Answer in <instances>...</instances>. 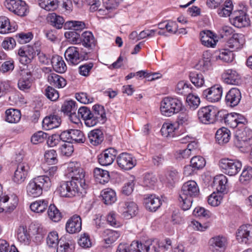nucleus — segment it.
<instances>
[{
    "mask_svg": "<svg viewBox=\"0 0 252 252\" xmlns=\"http://www.w3.org/2000/svg\"><path fill=\"white\" fill-rule=\"evenodd\" d=\"M233 5L231 0H226L222 3L218 9V14L220 17L229 16L233 10Z\"/></svg>",
    "mask_w": 252,
    "mask_h": 252,
    "instance_id": "35",
    "label": "nucleus"
},
{
    "mask_svg": "<svg viewBox=\"0 0 252 252\" xmlns=\"http://www.w3.org/2000/svg\"><path fill=\"white\" fill-rule=\"evenodd\" d=\"M231 133L227 128L222 127L219 129L216 133V139L220 145H223L228 142Z\"/></svg>",
    "mask_w": 252,
    "mask_h": 252,
    "instance_id": "31",
    "label": "nucleus"
},
{
    "mask_svg": "<svg viewBox=\"0 0 252 252\" xmlns=\"http://www.w3.org/2000/svg\"><path fill=\"white\" fill-rule=\"evenodd\" d=\"M227 179L223 174H220L214 177V184L218 192L220 193L226 192Z\"/></svg>",
    "mask_w": 252,
    "mask_h": 252,
    "instance_id": "32",
    "label": "nucleus"
},
{
    "mask_svg": "<svg viewBox=\"0 0 252 252\" xmlns=\"http://www.w3.org/2000/svg\"><path fill=\"white\" fill-rule=\"evenodd\" d=\"M51 63L53 69L55 71L59 73H64L67 68L65 62L63 58L60 56L56 55L52 57Z\"/></svg>",
    "mask_w": 252,
    "mask_h": 252,
    "instance_id": "33",
    "label": "nucleus"
},
{
    "mask_svg": "<svg viewBox=\"0 0 252 252\" xmlns=\"http://www.w3.org/2000/svg\"><path fill=\"white\" fill-rule=\"evenodd\" d=\"M66 230L70 234L80 232L82 229V220L80 217L74 215L67 221L65 226Z\"/></svg>",
    "mask_w": 252,
    "mask_h": 252,
    "instance_id": "20",
    "label": "nucleus"
},
{
    "mask_svg": "<svg viewBox=\"0 0 252 252\" xmlns=\"http://www.w3.org/2000/svg\"><path fill=\"white\" fill-rule=\"evenodd\" d=\"M17 239L22 243L29 244L30 241V235L28 232L27 227L24 225H20L17 231Z\"/></svg>",
    "mask_w": 252,
    "mask_h": 252,
    "instance_id": "40",
    "label": "nucleus"
},
{
    "mask_svg": "<svg viewBox=\"0 0 252 252\" xmlns=\"http://www.w3.org/2000/svg\"><path fill=\"white\" fill-rule=\"evenodd\" d=\"M119 166L122 169L128 170L136 165V160L132 155L126 153L121 154L117 158Z\"/></svg>",
    "mask_w": 252,
    "mask_h": 252,
    "instance_id": "16",
    "label": "nucleus"
},
{
    "mask_svg": "<svg viewBox=\"0 0 252 252\" xmlns=\"http://www.w3.org/2000/svg\"><path fill=\"white\" fill-rule=\"evenodd\" d=\"M62 136V132L60 135L55 134L49 136L47 140V145L51 147L56 146L61 140L63 141Z\"/></svg>",
    "mask_w": 252,
    "mask_h": 252,
    "instance_id": "62",
    "label": "nucleus"
},
{
    "mask_svg": "<svg viewBox=\"0 0 252 252\" xmlns=\"http://www.w3.org/2000/svg\"><path fill=\"white\" fill-rule=\"evenodd\" d=\"M48 134L42 131H39L35 133L32 136L31 141L33 144H37L42 142L45 139L47 138Z\"/></svg>",
    "mask_w": 252,
    "mask_h": 252,
    "instance_id": "61",
    "label": "nucleus"
},
{
    "mask_svg": "<svg viewBox=\"0 0 252 252\" xmlns=\"http://www.w3.org/2000/svg\"><path fill=\"white\" fill-rule=\"evenodd\" d=\"M76 99L82 103L88 104L94 101V98L86 93L81 92L75 94Z\"/></svg>",
    "mask_w": 252,
    "mask_h": 252,
    "instance_id": "64",
    "label": "nucleus"
},
{
    "mask_svg": "<svg viewBox=\"0 0 252 252\" xmlns=\"http://www.w3.org/2000/svg\"><path fill=\"white\" fill-rule=\"evenodd\" d=\"M18 202V199L15 195H12L11 197L4 196L0 199V206H2V203L3 210L11 212L15 209Z\"/></svg>",
    "mask_w": 252,
    "mask_h": 252,
    "instance_id": "24",
    "label": "nucleus"
},
{
    "mask_svg": "<svg viewBox=\"0 0 252 252\" xmlns=\"http://www.w3.org/2000/svg\"><path fill=\"white\" fill-rule=\"evenodd\" d=\"M51 181L47 176H39L31 180L27 186L28 194L32 197L39 196L43 190H47L51 187Z\"/></svg>",
    "mask_w": 252,
    "mask_h": 252,
    "instance_id": "2",
    "label": "nucleus"
},
{
    "mask_svg": "<svg viewBox=\"0 0 252 252\" xmlns=\"http://www.w3.org/2000/svg\"><path fill=\"white\" fill-rule=\"evenodd\" d=\"M78 184L73 180L62 181L57 189V191L62 197H72L78 192Z\"/></svg>",
    "mask_w": 252,
    "mask_h": 252,
    "instance_id": "7",
    "label": "nucleus"
},
{
    "mask_svg": "<svg viewBox=\"0 0 252 252\" xmlns=\"http://www.w3.org/2000/svg\"><path fill=\"white\" fill-rule=\"evenodd\" d=\"M67 173L68 176L72 179L71 180L77 182L83 189L86 188L85 179V173L79 162H70L68 164Z\"/></svg>",
    "mask_w": 252,
    "mask_h": 252,
    "instance_id": "4",
    "label": "nucleus"
},
{
    "mask_svg": "<svg viewBox=\"0 0 252 252\" xmlns=\"http://www.w3.org/2000/svg\"><path fill=\"white\" fill-rule=\"evenodd\" d=\"M38 3L46 11H54L59 6L58 0H38Z\"/></svg>",
    "mask_w": 252,
    "mask_h": 252,
    "instance_id": "44",
    "label": "nucleus"
},
{
    "mask_svg": "<svg viewBox=\"0 0 252 252\" xmlns=\"http://www.w3.org/2000/svg\"><path fill=\"white\" fill-rule=\"evenodd\" d=\"M56 151L54 150L46 151L44 154L46 162L49 164H54L57 163Z\"/></svg>",
    "mask_w": 252,
    "mask_h": 252,
    "instance_id": "58",
    "label": "nucleus"
},
{
    "mask_svg": "<svg viewBox=\"0 0 252 252\" xmlns=\"http://www.w3.org/2000/svg\"><path fill=\"white\" fill-rule=\"evenodd\" d=\"M199 194V187L197 183L192 180L185 183L179 194V201L183 210H188L191 206L193 198Z\"/></svg>",
    "mask_w": 252,
    "mask_h": 252,
    "instance_id": "1",
    "label": "nucleus"
},
{
    "mask_svg": "<svg viewBox=\"0 0 252 252\" xmlns=\"http://www.w3.org/2000/svg\"><path fill=\"white\" fill-rule=\"evenodd\" d=\"M4 4L9 11L20 16H24L27 9L26 2L22 0H9Z\"/></svg>",
    "mask_w": 252,
    "mask_h": 252,
    "instance_id": "11",
    "label": "nucleus"
},
{
    "mask_svg": "<svg viewBox=\"0 0 252 252\" xmlns=\"http://www.w3.org/2000/svg\"><path fill=\"white\" fill-rule=\"evenodd\" d=\"M245 43V38L242 33H234L228 39L225 44V47L232 51L241 49Z\"/></svg>",
    "mask_w": 252,
    "mask_h": 252,
    "instance_id": "13",
    "label": "nucleus"
},
{
    "mask_svg": "<svg viewBox=\"0 0 252 252\" xmlns=\"http://www.w3.org/2000/svg\"><path fill=\"white\" fill-rule=\"evenodd\" d=\"M47 213L49 217L55 222L59 221L62 217L61 213L54 205L49 206Z\"/></svg>",
    "mask_w": 252,
    "mask_h": 252,
    "instance_id": "53",
    "label": "nucleus"
},
{
    "mask_svg": "<svg viewBox=\"0 0 252 252\" xmlns=\"http://www.w3.org/2000/svg\"><path fill=\"white\" fill-rule=\"evenodd\" d=\"M239 140L242 143V146L247 147L252 145V131L249 129H245L242 132L240 136H238Z\"/></svg>",
    "mask_w": 252,
    "mask_h": 252,
    "instance_id": "47",
    "label": "nucleus"
},
{
    "mask_svg": "<svg viewBox=\"0 0 252 252\" xmlns=\"http://www.w3.org/2000/svg\"><path fill=\"white\" fill-rule=\"evenodd\" d=\"M102 236L105 243L109 245L118 239L120 236V233L118 231L108 229L103 231Z\"/></svg>",
    "mask_w": 252,
    "mask_h": 252,
    "instance_id": "37",
    "label": "nucleus"
},
{
    "mask_svg": "<svg viewBox=\"0 0 252 252\" xmlns=\"http://www.w3.org/2000/svg\"><path fill=\"white\" fill-rule=\"evenodd\" d=\"M80 39L82 45L89 49H93L96 44V41L91 32H83L81 35Z\"/></svg>",
    "mask_w": 252,
    "mask_h": 252,
    "instance_id": "29",
    "label": "nucleus"
},
{
    "mask_svg": "<svg viewBox=\"0 0 252 252\" xmlns=\"http://www.w3.org/2000/svg\"><path fill=\"white\" fill-rule=\"evenodd\" d=\"M30 167L26 162L19 163L13 177V181L17 184L23 183L27 178Z\"/></svg>",
    "mask_w": 252,
    "mask_h": 252,
    "instance_id": "19",
    "label": "nucleus"
},
{
    "mask_svg": "<svg viewBox=\"0 0 252 252\" xmlns=\"http://www.w3.org/2000/svg\"><path fill=\"white\" fill-rule=\"evenodd\" d=\"M190 163L194 170L202 168L206 164L205 159L201 156H194L191 159Z\"/></svg>",
    "mask_w": 252,
    "mask_h": 252,
    "instance_id": "55",
    "label": "nucleus"
},
{
    "mask_svg": "<svg viewBox=\"0 0 252 252\" xmlns=\"http://www.w3.org/2000/svg\"><path fill=\"white\" fill-rule=\"evenodd\" d=\"M32 84L31 78L27 74L26 76H23L19 80L18 86L20 90L26 91L31 88Z\"/></svg>",
    "mask_w": 252,
    "mask_h": 252,
    "instance_id": "54",
    "label": "nucleus"
},
{
    "mask_svg": "<svg viewBox=\"0 0 252 252\" xmlns=\"http://www.w3.org/2000/svg\"><path fill=\"white\" fill-rule=\"evenodd\" d=\"M48 81L51 85L58 88H63L66 84V80L63 77L55 73L50 74Z\"/></svg>",
    "mask_w": 252,
    "mask_h": 252,
    "instance_id": "36",
    "label": "nucleus"
},
{
    "mask_svg": "<svg viewBox=\"0 0 252 252\" xmlns=\"http://www.w3.org/2000/svg\"><path fill=\"white\" fill-rule=\"evenodd\" d=\"M189 79L194 85L197 87H201L204 84L203 75L196 72H191L189 74Z\"/></svg>",
    "mask_w": 252,
    "mask_h": 252,
    "instance_id": "49",
    "label": "nucleus"
},
{
    "mask_svg": "<svg viewBox=\"0 0 252 252\" xmlns=\"http://www.w3.org/2000/svg\"><path fill=\"white\" fill-rule=\"evenodd\" d=\"M219 166L222 172L229 176H235L242 168V164L237 159L222 158L219 161Z\"/></svg>",
    "mask_w": 252,
    "mask_h": 252,
    "instance_id": "6",
    "label": "nucleus"
},
{
    "mask_svg": "<svg viewBox=\"0 0 252 252\" xmlns=\"http://www.w3.org/2000/svg\"><path fill=\"white\" fill-rule=\"evenodd\" d=\"M117 154V151L113 148L105 149L98 156V162L102 166L110 165L114 162Z\"/></svg>",
    "mask_w": 252,
    "mask_h": 252,
    "instance_id": "14",
    "label": "nucleus"
},
{
    "mask_svg": "<svg viewBox=\"0 0 252 252\" xmlns=\"http://www.w3.org/2000/svg\"><path fill=\"white\" fill-rule=\"evenodd\" d=\"M15 31V28L11 26L9 19L7 17L0 16V33L6 34Z\"/></svg>",
    "mask_w": 252,
    "mask_h": 252,
    "instance_id": "41",
    "label": "nucleus"
},
{
    "mask_svg": "<svg viewBox=\"0 0 252 252\" xmlns=\"http://www.w3.org/2000/svg\"><path fill=\"white\" fill-rule=\"evenodd\" d=\"M63 142L72 143H84L86 138L83 132L79 129H70L62 132Z\"/></svg>",
    "mask_w": 252,
    "mask_h": 252,
    "instance_id": "8",
    "label": "nucleus"
},
{
    "mask_svg": "<svg viewBox=\"0 0 252 252\" xmlns=\"http://www.w3.org/2000/svg\"><path fill=\"white\" fill-rule=\"evenodd\" d=\"M176 129L174 125L170 123H164L160 129L162 136L166 137H173L174 132Z\"/></svg>",
    "mask_w": 252,
    "mask_h": 252,
    "instance_id": "48",
    "label": "nucleus"
},
{
    "mask_svg": "<svg viewBox=\"0 0 252 252\" xmlns=\"http://www.w3.org/2000/svg\"><path fill=\"white\" fill-rule=\"evenodd\" d=\"M252 179V167H244L239 178L240 182L243 184H247Z\"/></svg>",
    "mask_w": 252,
    "mask_h": 252,
    "instance_id": "51",
    "label": "nucleus"
},
{
    "mask_svg": "<svg viewBox=\"0 0 252 252\" xmlns=\"http://www.w3.org/2000/svg\"><path fill=\"white\" fill-rule=\"evenodd\" d=\"M209 244L212 252H223L226 248V241L224 237L219 236L212 238Z\"/></svg>",
    "mask_w": 252,
    "mask_h": 252,
    "instance_id": "22",
    "label": "nucleus"
},
{
    "mask_svg": "<svg viewBox=\"0 0 252 252\" xmlns=\"http://www.w3.org/2000/svg\"><path fill=\"white\" fill-rule=\"evenodd\" d=\"M94 175L96 182L103 185L107 183L110 179L109 172L99 168L94 169Z\"/></svg>",
    "mask_w": 252,
    "mask_h": 252,
    "instance_id": "34",
    "label": "nucleus"
},
{
    "mask_svg": "<svg viewBox=\"0 0 252 252\" xmlns=\"http://www.w3.org/2000/svg\"><path fill=\"white\" fill-rule=\"evenodd\" d=\"M241 98V94L240 90L236 88L231 89L225 96V102L227 106L234 107L237 106Z\"/></svg>",
    "mask_w": 252,
    "mask_h": 252,
    "instance_id": "21",
    "label": "nucleus"
},
{
    "mask_svg": "<svg viewBox=\"0 0 252 252\" xmlns=\"http://www.w3.org/2000/svg\"><path fill=\"white\" fill-rule=\"evenodd\" d=\"M88 141L94 146H97L103 141L104 137L103 132L98 129H94L88 133Z\"/></svg>",
    "mask_w": 252,
    "mask_h": 252,
    "instance_id": "30",
    "label": "nucleus"
},
{
    "mask_svg": "<svg viewBox=\"0 0 252 252\" xmlns=\"http://www.w3.org/2000/svg\"><path fill=\"white\" fill-rule=\"evenodd\" d=\"M232 50L229 48L224 49L220 53L219 58L225 62H231L233 60L234 56Z\"/></svg>",
    "mask_w": 252,
    "mask_h": 252,
    "instance_id": "59",
    "label": "nucleus"
},
{
    "mask_svg": "<svg viewBox=\"0 0 252 252\" xmlns=\"http://www.w3.org/2000/svg\"><path fill=\"white\" fill-rule=\"evenodd\" d=\"M48 202L45 200H40L32 202L30 205L31 210L34 212H43L47 208Z\"/></svg>",
    "mask_w": 252,
    "mask_h": 252,
    "instance_id": "46",
    "label": "nucleus"
},
{
    "mask_svg": "<svg viewBox=\"0 0 252 252\" xmlns=\"http://www.w3.org/2000/svg\"><path fill=\"white\" fill-rule=\"evenodd\" d=\"M65 25H67L69 31L64 33L65 37L73 43H80L81 35L79 32L85 28V23L81 21H69Z\"/></svg>",
    "mask_w": 252,
    "mask_h": 252,
    "instance_id": "5",
    "label": "nucleus"
},
{
    "mask_svg": "<svg viewBox=\"0 0 252 252\" xmlns=\"http://www.w3.org/2000/svg\"><path fill=\"white\" fill-rule=\"evenodd\" d=\"M222 92V87L220 85L216 84L204 90L202 96L209 102H216L220 100Z\"/></svg>",
    "mask_w": 252,
    "mask_h": 252,
    "instance_id": "10",
    "label": "nucleus"
},
{
    "mask_svg": "<svg viewBox=\"0 0 252 252\" xmlns=\"http://www.w3.org/2000/svg\"><path fill=\"white\" fill-rule=\"evenodd\" d=\"M61 123V118L56 115L46 117L42 121V126L46 130L58 127Z\"/></svg>",
    "mask_w": 252,
    "mask_h": 252,
    "instance_id": "26",
    "label": "nucleus"
},
{
    "mask_svg": "<svg viewBox=\"0 0 252 252\" xmlns=\"http://www.w3.org/2000/svg\"><path fill=\"white\" fill-rule=\"evenodd\" d=\"M92 112V126H95L97 123H104L106 119L104 107L100 105H94L93 107Z\"/></svg>",
    "mask_w": 252,
    "mask_h": 252,
    "instance_id": "18",
    "label": "nucleus"
},
{
    "mask_svg": "<svg viewBox=\"0 0 252 252\" xmlns=\"http://www.w3.org/2000/svg\"><path fill=\"white\" fill-rule=\"evenodd\" d=\"M5 120L9 123H17L21 118L20 111L15 109H8L5 111Z\"/></svg>",
    "mask_w": 252,
    "mask_h": 252,
    "instance_id": "38",
    "label": "nucleus"
},
{
    "mask_svg": "<svg viewBox=\"0 0 252 252\" xmlns=\"http://www.w3.org/2000/svg\"><path fill=\"white\" fill-rule=\"evenodd\" d=\"M77 109L76 102L71 100L64 102L62 105L61 110L62 112L68 115L73 112L76 111Z\"/></svg>",
    "mask_w": 252,
    "mask_h": 252,
    "instance_id": "52",
    "label": "nucleus"
},
{
    "mask_svg": "<svg viewBox=\"0 0 252 252\" xmlns=\"http://www.w3.org/2000/svg\"><path fill=\"white\" fill-rule=\"evenodd\" d=\"M236 238L239 243L248 244L252 242V225H241L236 232Z\"/></svg>",
    "mask_w": 252,
    "mask_h": 252,
    "instance_id": "12",
    "label": "nucleus"
},
{
    "mask_svg": "<svg viewBox=\"0 0 252 252\" xmlns=\"http://www.w3.org/2000/svg\"><path fill=\"white\" fill-rule=\"evenodd\" d=\"M48 21L51 25L57 29H61L64 22L63 18L55 13H50L47 17Z\"/></svg>",
    "mask_w": 252,
    "mask_h": 252,
    "instance_id": "45",
    "label": "nucleus"
},
{
    "mask_svg": "<svg viewBox=\"0 0 252 252\" xmlns=\"http://www.w3.org/2000/svg\"><path fill=\"white\" fill-rule=\"evenodd\" d=\"M144 203L146 209L151 212H155L162 204L160 199L153 194L146 197Z\"/></svg>",
    "mask_w": 252,
    "mask_h": 252,
    "instance_id": "25",
    "label": "nucleus"
},
{
    "mask_svg": "<svg viewBox=\"0 0 252 252\" xmlns=\"http://www.w3.org/2000/svg\"><path fill=\"white\" fill-rule=\"evenodd\" d=\"M123 215L126 219H129L136 216L138 211L137 204L133 201L127 200L125 203Z\"/></svg>",
    "mask_w": 252,
    "mask_h": 252,
    "instance_id": "27",
    "label": "nucleus"
},
{
    "mask_svg": "<svg viewBox=\"0 0 252 252\" xmlns=\"http://www.w3.org/2000/svg\"><path fill=\"white\" fill-rule=\"evenodd\" d=\"M44 94L49 100L53 101L57 100L59 97L58 92L50 86H48L45 89Z\"/></svg>",
    "mask_w": 252,
    "mask_h": 252,
    "instance_id": "60",
    "label": "nucleus"
},
{
    "mask_svg": "<svg viewBox=\"0 0 252 252\" xmlns=\"http://www.w3.org/2000/svg\"><path fill=\"white\" fill-rule=\"evenodd\" d=\"M215 107L208 105L200 108L197 112L199 122L204 124H210L215 123Z\"/></svg>",
    "mask_w": 252,
    "mask_h": 252,
    "instance_id": "9",
    "label": "nucleus"
},
{
    "mask_svg": "<svg viewBox=\"0 0 252 252\" xmlns=\"http://www.w3.org/2000/svg\"><path fill=\"white\" fill-rule=\"evenodd\" d=\"M157 179L156 176L153 174L146 173L144 177V186L150 188L153 187L156 183Z\"/></svg>",
    "mask_w": 252,
    "mask_h": 252,
    "instance_id": "63",
    "label": "nucleus"
},
{
    "mask_svg": "<svg viewBox=\"0 0 252 252\" xmlns=\"http://www.w3.org/2000/svg\"><path fill=\"white\" fill-rule=\"evenodd\" d=\"M64 56L67 62L73 65L78 64L81 61L87 60L85 56H80L78 49L75 47H69L65 51Z\"/></svg>",
    "mask_w": 252,
    "mask_h": 252,
    "instance_id": "17",
    "label": "nucleus"
},
{
    "mask_svg": "<svg viewBox=\"0 0 252 252\" xmlns=\"http://www.w3.org/2000/svg\"><path fill=\"white\" fill-rule=\"evenodd\" d=\"M201 43L207 47H214L216 44V40L214 38V34L210 31H203L200 33Z\"/></svg>",
    "mask_w": 252,
    "mask_h": 252,
    "instance_id": "28",
    "label": "nucleus"
},
{
    "mask_svg": "<svg viewBox=\"0 0 252 252\" xmlns=\"http://www.w3.org/2000/svg\"><path fill=\"white\" fill-rule=\"evenodd\" d=\"M47 244L50 247H56L59 245L60 240H59L58 234L56 231L51 232L48 235Z\"/></svg>",
    "mask_w": 252,
    "mask_h": 252,
    "instance_id": "57",
    "label": "nucleus"
},
{
    "mask_svg": "<svg viewBox=\"0 0 252 252\" xmlns=\"http://www.w3.org/2000/svg\"><path fill=\"white\" fill-rule=\"evenodd\" d=\"M232 22L235 27L242 28L248 26L249 25L250 20L248 16L245 13L242 12V15L234 17Z\"/></svg>",
    "mask_w": 252,
    "mask_h": 252,
    "instance_id": "43",
    "label": "nucleus"
},
{
    "mask_svg": "<svg viewBox=\"0 0 252 252\" xmlns=\"http://www.w3.org/2000/svg\"><path fill=\"white\" fill-rule=\"evenodd\" d=\"M79 116L84 121L86 126L92 127V112L86 106H82L78 110Z\"/></svg>",
    "mask_w": 252,
    "mask_h": 252,
    "instance_id": "39",
    "label": "nucleus"
},
{
    "mask_svg": "<svg viewBox=\"0 0 252 252\" xmlns=\"http://www.w3.org/2000/svg\"><path fill=\"white\" fill-rule=\"evenodd\" d=\"M191 85L189 84L186 81H180L177 85V92L179 94L187 95L191 92Z\"/></svg>",
    "mask_w": 252,
    "mask_h": 252,
    "instance_id": "50",
    "label": "nucleus"
},
{
    "mask_svg": "<svg viewBox=\"0 0 252 252\" xmlns=\"http://www.w3.org/2000/svg\"><path fill=\"white\" fill-rule=\"evenodd\" d=\"M222 78L227 84L237 85L241 82L240 75L235 70L232 69L225 70L222 75Z\"/></svg>",
    "mask_w": 252,
    "mask_h": 252,
    "instance_id": "23",
    "label": "nucleus"
},
{
    "mask_svg": "<svg viewBox=\"0 0 252 252\" xmlns=\"http://www.w3.org/2000/svg\"><path fill=\"white\" fill-rule=\"evenodd\" d=\"M182 107V103L177 98L165 97L160 102V111L162 115L170 117L179 112Z\"/></svg>",
    "mask_w": 252,
    "mask_h": 252,
    "instance_id": "3",
    "label": "nucleus"
},
{
    "mask_svg": "<svg viewBox=\"0 0 252 252\" xmlns=\"http://www.w3.org/2000/svg\"><path fill=\"white\" fill-rule=\"evenodd\" d=\"M187 102L190 109H195L199 106L200 101L199 97L190 93L187 95Z\"/></svg>",
    "mask_w": 252,
    "mask_h": 252,
    "instance_id": "56",
    "label": "nucleus"
},
{
    "mask_svg": "<svg viewBox=\"0 0 252 252\" xmlns=\"http://www.w3.org/2000/svg\"><path fill=\"white\" fill-rule=\"evenodd\" d=\"M101 196L104 203L106 204H112L117 199L115 192L109 188L104 189L101 192Z\"/></svg>",
    "mask_w": 252,
    "mask_h": 252,
    "instance_id": "42",
    "label": "nucleus"
},
{
    "mask_svg": "<svg viewBox=\"0 0 252 252\" xmlns=\"http://www.w3.org/2000/svg\"><path fill=\"white\" fill-rule=\"evenodd\" d=\"M19 62L23 64H27L31 62L36 54V51L33 46L27 45L20 48L18 52Z\"/></svg>",
    "mask_w": 252,
    "mask_h": 252,
    "instance_id": "15",
    "label": "nucleus"
}]
</instances>
